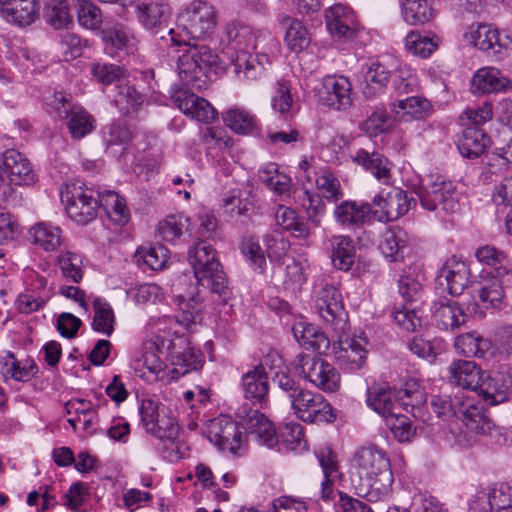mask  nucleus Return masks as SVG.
I'll return each mask as SVG.
<instances>
[{
    "label": "nucleus",
    "mask_w": 512,
    "mask_h": 512,
    "mask_svg": "<svg viewBox=\"0 0 512 512\" xmlns=\"http://www.w3.org/2000/svg\"><path fill=\"white\" fill-rule=\"evenodd\" d=\"M217 25L215 8L207 2L197 1L187 6L177 18L176 29L169 35L175 46H180L176 61V72L182 83L196 90L205 89L209 82L208 73L219 63L218 55L207 45L190 43L210 35Z\"/></svg>",
    "instance_id": "1"
},
{
    "label": "nucleus",
    "mask_w": 512,
    "mask_h": 512,
    "mask_svg": "<svg viewBox=\"0 0 512 512\" xmlns=\"http://www.w3.org/2000/svg\"><path fill=\"white\" fill-rule=\"evenodd\" d=\"M350 478L359 497L369 502L387 498L392 491L393 474L386 451L374 444L359 447L351 460Z\"/></svg>",
    "instance_id": "2"
},
{
    "label": "nucleus",
    "mask_w": 512,
    "mask_h": 512,
    "mask_svg": "<svg viewBox=\"0 0 512 512\" xmlns=\"http://www.w3.org/2000/svg\"><path fill=\"white\" fill-rule=\"evenodd\" d=\"M226 38L223 54L230 61L235 78L246 84L262 79L271 64V57L266 52L249 53V49H257L261 42L253 30L243 24L231 23L226 27Z\"/></svg>",
    "instance_id": "3"
},
{
    "label": "nucleus",
    "mask_w": 512,
    "mask_h": 512,
    "mask_svg": "<svg viewBox=\"0 0 512 512\" xmlns=\"http://www.w3.org/2000/svg\"><path fill=\"white\" fill-rule=\"evenodd\" d=\"M430 405L438 418L443 421L459 420L467 433L487 435L494 428L481 401L466 392H457L453 396H433Z\"/></svg>",
    "instance_id": "4"
},
{
    "label": "nucleus",
    "mask_w": 512,
    "mask_h": 512,
    "mask_svg": "<svg viewBox=\"0 0 512 512\" xmlns=\"http://www.w3.org/2000/svg\"><path fill=\"white\" fill-rule=\"evenodd\" d=\"M273 382L283 392L290 403L293 413L307 423L332 422L335 419L333 409L319 393L309 391L300 386L299 382L287 371H278Z\"/></svg>",
    "instance_id": "5"
},
{
    "label": "nucleus",
    "mask_w": 512,
    "mask_h": 512,
    "mask_svg": "<svg viewBox=\"0 0 512 512\" xmlns=\"http://www.w3.org/2000/svg\"><path fill=\"white\" fill-rule=\"evenodd\" d=\"M188 260L193 268L197 284L212 293L226 296L227 279L218 260L217 252L205 241L196 242L188 251Z\"/></svg>",
    "instance_id": "6"
},
{
    "label": "nucleus",
    "mask_w": 512,
    "mask_h": 512,
    "mask_svg": "<svg viewBox=\"0 0 512 512\" xmlns=\"http://www.w3.org/2000/svg\"><path fill=\"white\" fill-rule=\"evenodd\" d=\"M464 40L495 60H502L512 49V32L499 30L487 23H472L465 31Z\"/></svg>",
    "instance_id": "7"
},
{
    "label": "nucleus",
    "mask_w": 512,
    "mask_h": 512,
    "mask_svg": "<svg viewBox=\"0 0 512 512\" xmlns=\"http://www.w3.org/2000/svg\"><path fill=\"white\" fill-rule=\"evenodd\" d=\"M61 201L69 218L78 224H88L98 215L96 192L82 182L66 184L61 190Z\"/></svg>",
    "instance_id": "8"
},
{
    "label": "nucleus",
    "mask_w": 512,
    "mask_h": 512,
    "mask_svg": "<svg viewBox=\"0 0 512 512\" xmlns=\"http://www.w3.org/2000/svg\"><path fill=\"white\" fill-rule=\"evenodd\" d=\"M295 371L305 380L324 392L340 388V373L330 363L311 354H299L293 361Z\"/></svg>",
    "instance_id": "9"
},
{
    "label": "nucleus",
    "mask_w": 512,
    "mask_h": 512,
    "mask_svg": "<svg viewBox=\"0 0 512 512\" xmlns=\"http://www.w3.org/2000/svg\"><path fill=\"white\" fill-rule=\"evenodd\" d=\"M141 424L147 433L163 441L174 442L179 434V425L170 410L159 401L146 398L139 405Z\"/></svg>",
    "instance_id": "10"
},
{
    "label": "nucleus",
    "mask_w": 512,
    "mask_h": 512,
    "mask_svg": "<svg viewBox=\"0 0 512 512\" xmlns=\"http://www.w3.org/2000/svg\"><path fill=\"white\" fill-rule=\"evenodd\" d=\"M315 309L333 331L347 328L348 314L344 309L342 294L332 283L324 282L315 290Z\"/></svg>",
    "instance_id": "11"
},
{
    "label": "nucleus",
    "mask_w": 512,
    "mask_h": 512,
    "mask_svg": "<svg viewBox=\"0 0 512 512\" xmlns=\"http://www.w3.org/2000/svg\"><path fill=\"white\" fill-rule=\"evenodd\" d=\"M174 301L178 309L174 317H152L148 325L158 332H164V328L161 326L170 325L172 322L180 324L187 330H190L193 326L200 323L203 310V297L200 295L199 290L195 294L190 292L187 295H176Z\"/></svg>",
    "instance_id": "12"
},
{
    "label": "nucleus",
    "mask_w": 512,
    "mask_h": 512,
    "mask_svg": "<svg viewBox=\"0 0 512 512\" xmlns=\"http://www.w3.org/2000/svg\"><path fill=\"white\" fill-rule=\"evenodd\" d=\"M349 326L343 331H334L337 336V349L335 357L340 367L347 372H357L361 370L367 359L368 350L367 339L363 333L351 336L348 333Z\"/></svg>",
    "instance_id": "13"
},
{
    "label": "nucleus",
    "mask_w": 512,
    "mask_h": 512,
    "mask_svg": "<svg viewBox=\"0 0 512 512\" xmlns=\"http://www.w3.org/2000/svg\"><path fill=\"white\" fill-rule=\"evenodd\" d=\"M206 433L208 440L219 450L233 455L239 454L246 444V437L238 424L228 416L221 415L209 420Z\"/></svg>",
    "instance_id": "14"
},
{
    "label": "nucleus",
    "mask_w": 512,
    "mask_h": 512,
    "mask_svg": "<svg viewBox=\"0 0 512 512\" xmlns=\"http://www.w3.org/2000/svg\"><path fill=\"white\" fill-rule=\"evenodd\" d=\"M316 95L321 104L334 110H347L352 106V84L347 77L328 75L325 76Z\"/></svg>",
    "instance_id": "15"
},
{
    "label": "nucleus",
    "mask_w": 512,
    "mask_h": 512,
    "mask_svg": "<svg viewBox=\"0 0 512 512\" xmlns=\"http://www.w3.org/2000/svg\"><path fill=\"white\" fill-rule=\"evenodd\" d=\"M160 345L169 351L171 364L174 367L173 373L177 376L198 370L204 363L202 352L191 347L185 337L177 336L175 339L162 340Z\"/></svg>",
    "instance_id": "16"
},
{
    "label": "nucleus",
    "mask_w": 512,
    "mask_h": 512,
    "mask_svg": "<svg viewBox=\"0 0 512 512\" xmlns=\"http://www.w3.org/2000/svg\"><path fill=\"white\" fill-rule=\"evenodd\" d=\"M409 203L406 191L393 187L389 191H380L370 205L373 217L379 222L386 223L403 216L409 210Z\"/></svg>",
    "instance_id": "17"
},
{
    "label": "nucleus",
    "mask_w": 512,
    "mask_h": 512,
    "mask_svg": "<svg viewBox=\"0 0 512 512\" xmlns=\"http://www.w3.org/2000/svg\"><path fill=\"white\" fill-rule=\"evenodd\" d=\"M460 193L451 181L434 182L429 189L418 191L421 205L428 211H434L439 206L447 214H454L460 208Z\"/></svg>",
    "instance_id": "18"
},
{
    "label": "nucleus",
    "mask_w": 512,
    "mask_h": 512,
    "mask_svg": "<svg viewBox=\"0 0 512 512\" xmlns=\"http://www.w3.org/2000/svg\"><path fill=\"white\" fill-rule=\"evenodd\" d=\"M325 23L331 37L340 42L353 39L357 31L355 13L343 3L334 4L325 11Z\"/></svg>",
    "instance_id": "19"
},
{
    "label": "nucleus",
    "mask_w": 512,
    "mask_h": 512,
    "mask_svg": "<svg viewBox=\"0 0 512 512\" xmlns=\"http://www.w3.org/2000/svg\"><path fill=\"white\" fill-rule=\"evenodd\" d=\"M415 291V279L410 275H402L399 279L402 303L395 306L392 317L399 329L408 333L415 331L416 306L413 300Z\"/></svg>",
    "instance_id": "20"
},
{
    "label": "nucleus",
    "mask_w": 512,
    "mask_h": 512,
    "mask_svg": "<svg viewBox=\"0 0 512 512\" xmlns=\"http://www.w3.org/2000/svg\"><path fill=\"white\" fill-rule=\"evenodd\" d=\"M239 425L246 434L253 437L260 445L274 448L278 444V435L273 423L258 410H248L240 416Z\"/></svg>",
    "instance_id": "21"
},
{
    "label": "nucleus",
    "mask_w": 512,
    "mask_h": 512,
    "mask_svg": "<svg viewBox=\"0 0 512 512\" xmlns=\"http://www.w3.org/2000/svg\"><path fill=\"white\" fill-rule=\"evenodd\" d=\"M372 206L368 202L343 200L333 210L335 222L344 229H356L370 221Z\"/></svg>",
    "instance_id": "22"
},
{
    "label": "nucleus",
    "mask_w": 512,
    "mask_h": 512,
    "mask_svg": "<svg viewBox=\"0 0 512 512\" xmlns=\"http://www.w3.org/2000/svg\"><path fill=\"white\" fill-rule=\"evenodd\" d=\"M172 99L179 110L198 122L210 123L217 117L216 109L206 99L190 91L178 90Z\"/></svg>",
    "instance_id": "23"
},
{
    "label": "nucleus",
    "mask_w": 512,
    "mask_h": 512,
    "mask_svg": "<svg viewBox=\"0 0 512 512\" xmlns=\"http://www.w3.org/2000/svg\"><path fill=\"white\" fill-rule=\"evenodd\" d=\"M104 50L111 57L123 58L134 54L137 49V39L131 29L116 24L103 31Z\"/></svg>",
    "instance_id": "24"
},
{
    "label": "nucleus",
    "mask_w": 512,
    "mask_h": 512,
    "mask_svg": "<svg viewBox=\"0 0 512 512\" xmlns=\"http://www.w3.org/2000/svg\"><path fill=\"white\" fill-rule=\"evenodd\" d=\"M3 166L10 185H31L36 181V174L30 161L17 150L10 149L4 152Z\"/></svg>",
    "instance_id": "25"
},
{
    "label": "nucleus",
    "mask_w": 512,
    "mask_h": 512,
    "mask_svg": "<svg viewBox=\"0 0 512 512\" xmlns=\"http://www.w3.org/2000/svg\"><path fill=\"white\" fill-rule=\"evenodd\" d=\"M352 161L369 171L380 183L393 185V164L382 154L365 149H358L351 155Z\"/></svg>",
    "instance_id": "26"
},
{
    "label": "nucleus",
    "mask_w": 512,
    "mask_h": 512,
    "mask_svg": "<svg viewBox=\"0 0 512 512\" xmlns=\"http://www.w3.org/2000/svg\"><path fill=\"white\" fill-rule=\"evenodd\" d=\"M511 87L510 79L494 67L479 68L471 79V91L475 95L505 92Z\"/></svg>",
    "instance_id": "27"
},
{
    "label": "nucleus",
    "mask_w": 512,
    "mask_h": 512,
    "mask_svg": "<svg viewBox=\"0 0 512 512\" xmlns=\"http://www.w3.org/2000/svg\"><path fill=\"white\" fill-rule=\"evenodd\" d=\"M38 0H4L1 13L4 19L19 27H26L35 22L39 15Z\"/></svg>",
    "instance_id": "28"
},
{
    "label": "nucleus",
    "mask_w": 512,
    "mask_h": 512,
    "mask_svg": "<svg viewBox=\"0 0 512 512\" xmlns=\"http://www.w3.org/2000/svg\"><path fill=\"white\" fill-rule=\"evenodd\" d=\"M470 277V269L465 261L452 256L444 263L439 280L444 279L446 282V288L450 295L458 296L462 294L466 288ZM443 285V282L440 281Z\"/></svg>",
    "instance_id": "29"
},
{
    "label": "nucleus",
    "mask_w": 512,
    "mask_h": 512,
    "mask_svg": "<svg viewBox=\"0 0 512 512\" xmlns=\"http://www.w3.org/2000/svg\"><path fill=\"white\" fill-rule=\"evenodd\" d=\"M447 379L451 385L475 391L482 379L483 370L470 360H455L447 369Z\"/></svg>",
    "instance_id": "30"
},
{
    "label": "nucleus",
    "mask_w": 512,
    "mask_h": 512,
    "mask_svg": "<svg viewBox=\"0 0 512 512\" xmlns=\"http://www.w3.org/2000/svg\"><path fill=\"white\" fill-rule=\"evenodd\" d=\"M38 373V366L32 358L18 360L10 351L0 355V374L5 380L27 382Z\"/></svg>",
    "instance_id": "31"
},
{
    "label": "nucleus",
    "mask_w": 512,
    "mask_h": 512,
    "mask_svg": "<svg viewBox=\"0 0 512 512\" xmlns=\"http://www.w3.org/2000/svg\"><path fill=\"white\" fill-rule=\"evenodd\" d=\"M242 388L246 399L264 407L267 403L269 385L263 365H257L242 376Z\"/></svg>",
    "instance_id": "32"
},
{
    "label": "nucleus",
    "mask_w": 512,
    "mask_h": 512,
    "mask_svg": "<svg viewBox=\"0 0 512 512\" xmlns=\"http://www.w3.org/2000/svg\"><path fill=\"white\" fill-rule=\"evenodd\" d=\"M431 313L436 324L444 330L459 328L466 322V314L455 301L441 299L434 302Z\"/></svg>",
    "instance_id": "33"
},
{
    "label": "nucleus",
    "mask_w": 512,
    "mask_h": 512,
    "mask_svg": "<svg viewBox=\"0 0 512 512\" xmlns=\"http://www.w3.org/2000/svg\"><path fill=\"white\" fill-rule=\"evenodd\" d=\"M33 244L45 252L57 251L65 242L63 230L50 222L41 221L29 229Z\"/></svg>",
    "instance_id": "34"
},
{
    "label": "nucleus",
    "mask_w": 512,
    "mask_h": 512,
    "mask_svg": "<svg viewBox=\"0 0 512 512\" xmlns=\"http://www.w3.org/2000/svg\"><path fill=\"white\" fill-rule=\"evenodd\" d=\"M329 247L333 266L345 272L350 270L356 257L353 239L348 235H333L329 239Z\"/></svg>",
    "instance_id": "35"
},
{
    "label": "nucleus",
    "mask_w": 512,
    "mask_h": 512,
    "mask_svg": "<svg viewBox=\"0 0 512 512\" xmlns=\"http://www.w3.org/2000/svg\"><path fill=\"white\" fill-rule=\"evenodd\" d=\"M475 392L489 405L503 403L508 399L507 380L503 374L485 375L483 371L482 379Z\"/></svg>",
    "instance_id": "36"
},
{
    "label": "nucleus",
    "mask_w": 512,
    "mask_h": 512,
    "mask_svg": "<svg viewBox=\"0 0 512 512\" xmlns=\"http://www.w3.org/2000/svg\"><path fill=\"white\" fill-rule=\"evenodd\" d=\"M279 22L285 30L284 42L290 51L299 53L309 46L311 36L301 21L291 16L283 15Z\"/></svg>",
    "instance_id": "37"
},
{
    "label": "nucleus",
    "mask_w": 512,
    "mask_h": 512,
    "mask_svg": "<svg viewBox=\"0 0 512 512\" xmlns=\"http://www.w3.org/2000/svg\"><path fill=\"white\" fill-rule=\"evenodd\" d=\"M489 143V136L481 128L467 126L458 139L457 148L463 157L472 159L481 155Z\"/></svg>",
    "instance_id": "38"
},
{
    "label": "nucleus",
    "mask_w": 512,
    "mask_h": 512,
    "mask_svg": "<svg viewBox=\"0 0 512 512\" xmlns=\"http://www.w3.org/2000/svg\"><path fill=\"white\" fill-rule=\"evenodd\" d=\"M475 256L480 263L492 268L491 276L506 277L508 282L512 281L511 265L504 252L485 245L476 250Z\"/></svg>",
    "instance_id": "39"
},
{
    "label": "nucleus",
    "mask_w": 512,
    "mask_h": 512,
    "mask_svg": "<svg viewBox=\"0 0 512 512\" xmlns=\"http://www.w3.org/2000/svg\"><path fill=\"white\" fill-rule=\"evenodd\" d=\"M507 281L506 277L491 276L483 278L479 283L477 295L480 303L486 309H500L504 305L505 292L503 284Z\"/></svg>",
    "instance_id": "40"
},
{
    "label": "nucleus",
    "mask_w": 512,
    "mask_h": 512,
    "mask_svg": "<svg viewBox=\"0 0 512 512\" xmlns=\"http://www.w3.org/2000/svg\"><path fill=\"white\" fill-rule=\"evenodd\" d=\"M56 266L62 278L67 282L78 284L85 274L83 256L75 251L62 250L56 257Z\"/></svg>",
    "instance_id": "41"
},
{
    "label": "nucleus",
    "mask_w": 512,
    "mask_h": 512,
    "mask_svg": "<svg viewBox=\"0 0 512 512\" xmlns=\"http://www.w3.org/2000/svg\"><path fill=\"white\" fill-rule=\"evenodd\" d=\"M96 196L99 208L102 207L112 221L119 225L129 221L130 212L123 197L111 190L96 192Z\"/></svg>",
    "instance_id": "42"
},
{
    "label": "nucleus",
    "mask_w": 512,
    "mask_h": 512,
    "mask_svg": "<svg viewBox=\"0 0 512 512\" xmlns=\"http://www.w3.org/2000/svg\"><path fill=\"white\" fill-rule=\"evenodd\" d=\"M366 403L383 418L394 412L391 388L385 382L373 383L368 386Z\"/></svg>",
    "instance_id": "43"
},
{
    "label": "nucleus",
    "mask_w": 512,
    "mask_h": 512,
    "mask_svg": "<svg viewBox=\"0 0 512 512\" xmlns=\"http://www.w3.org/2000/svg\"><path fill=\"white\" fill-rule=\"evenodd\" d=\"M66 125L73 139H82L95 128L93 116L81 106L65 109Z\"/></svg>",
    "instance_id": "44"
},
{
    "label": "nucleus",
    "mask_w": 512,
    "mask_h": 512,
    "mask_svg": "<svg viewBox=\"0 0 512 512\" xmlns=\"http://www.w3.org/2000/svg\"><path fill=\"white\" fill-rule=\"evenodd\" d=\"M93 318L91 327L93 331L110 337L114 332L116 317L112 306L104 298L96 297L93 300Z\"/></svg>",
    "instance_id": "45"
},
{
    "label": "nucleus",
    "mask_w": 512,
    "mask_h": 512,
    "mask_svg": "<svg viewBox=\"0 0 512 512\" xmlns=\"http://www.w3.org/2000/svg\"><path fill=\"white\" fill-rule=\"evenodd\" d=\"M322 468L324 479L321 483V498L329 500L333 494V485L340 477L335 455L330 450H322L316 454Z\"/></svg>",
    "instance_id": "46"
},
{
    "label": "nucleus",
    "mask_w": 512,
    "mask_h": 512,
    "mask_svg": "<svg viewBox=\"0 0 512 512\" xmlns=\"http://www.w3.org/2000/svg\"><path fill=\"white\" fill-rule=\"evenodd\" d=\"M454 347L463 356L483 357L491 349L492 343L476 332H469L457 336Z\"/></svg>",
    "instance_id": "47"
},
{
    "label": "nucleus",
    "mask_w": 512,
    "mask_h": 512,
    "mask_svg": "<svg viewBox=\"0 0 512 512\" xmlns=\"http://www.w3.org/2000/svg\"><path fill=\"white\" fill-rule=\"evenodd\" d=\"M406 248V233L400 228L387 229L379 242V249L390 261L403 259Z\"/></svg>",
    "instance_id": "48"
},
{
    "label": "nucleus",
    "mask_w": 512,
    "mask_h": 512,
    "mask_svg": "<svg viewBox=\"0 0 512 512\" xmlns=\"http://www.w3.org/2000/svg\"><path fill=\"white\" fill-rule=\"evenodd\" d=\"M292 331L297 342L305 349L320 351L329 345L328 338L311 324L298 322L294 324Z\"/></svg>",
    "instance_id": "49"
},
{
    "label": "nucleus",
    "mask_w": 512,
    "mask_h": 512,
    "mask_svg": "<svg viewBox=\"0 0 512 512\" xmlns=\"http://www.w3.org/2000/svg\"><path fill=\"white\" fill-rule=\"evenodd\" d=\"M136 14L139 22L151 30L161 26L169 18L170 10L162 3H140L136 6Z\"/></svg>",
    "instance_id": "50"
},
{
    "label": "nucleus",
    "mask_w": 512,
    "mask_h": 512,
    "mask_svg": "<svg viewBox=\"0 0 512 512\" xmlns=\"http://www.w3.org/2000/svg\"><path fill=\"white\" fill-rule=\"evenodd\" d=\"M274 218L278 226L294 233L296 237L306 239L310 236L308 225L299 219L298 214L292 208L284 205L277 206Z\"/></svg>",
    "instance_id": "51"
},
{
    "label": "nucleus",
    "mask_w": 512,
    "mask_h": 512,
    "mask_svg": "<svg viewBox=\"0 0 512 512\" xmlns=\"http://www.w3.org/2000/svg\"><path fill=\"white\" fill-rule=\"evenodd\" d=\"M363 93L367 98L381 93L389 82L390 72L379 62H373L365 72Z\"/></svg>",
    "instance_id": "52"
},
{
    "label": "nucleus",
    "mask_w": 512,
    "mask_h": 512,
    "mask_svg": "<svg viewBox=\"0 0 512 512\" xmlns=\"http://www.w3.org/2000/svg\"><path fill=\"white\" fill-rule=\"evenodd\" d=\"M115 106L124 114L137 111L144 103V96L133 86L121 83L116 85Z\"/></svg>",
    "instance_id": "53"
},
{
    "label": "nucleus",
    "mask_w": 512,
    "mask_h": 512,
    "mask_svg": "<svg viewBox=\"0 0 512 512\" xmlns=\"http://www.w3.org/2000/svg\"><path fill=\"white\" fill-rule=\"evenodd\" d=\"M135 258L138 265H144L151 270L158 271L165 267L169 259V251L163 245L140 247L135 253Z\"/></svg>",
    "instance_id": "54"
},
{
    "label": "nucleus",
    "mask_w": 512,
    "mask_h": 512,
    "mask_svg": "<svg viewBox=\"0 0 512 512\" xmlns=\"http://www.w3.org/2000/svg\"><path fill=\"white\" fill-rule=\"evenodd\" d=\"M223 121L234 132L248 134L254 128L256 118L244 108L232 107L223 114Z\"/></svg>",
    "instance_id": "55"
},
{
    "label": "nucleus",
    "mask_w": 512,
    "mask_h": 512,
    "mask_svg": "<svg viewBox=\"0 0 512 512\" xmlns=\"http://www.w3.org/2000/svg\"><path fill=\"white\" fill-rule=\"evenodd\" d=\"M223 213L229 218H250L253 205L248 199H242L240 192L231 191L224 195L220 204Z\"/></svg>",
    "instance_id": "56"
},
{
    "label": "nucleus",
    "mask_w": 512,
    "mask_h": 512,
    "mask_svg": "<svg viewBox=\"0 0 512 512\" xmlns=\"http://www.w3.org/2000/svg\"><path fill=\"white\" fill-rule=\"evenodd\" d=\"M44 17L54 29L68 28L72 23L66 0H49L45 6Z\"/></svg>",
    "instance_id": "57"
},
{
    "label": "nucleus",
    "mask_w": 512,
    "mask_h": 512,
    "mask_svg": "<svg viewBox=\"0 0 512 512\" xmlns=\"http://www.w3.org/2000/svg\"><path fill=\"white\" fill-rule=\"evenodd\" d=\"M321 197L329 202H337L343 198V190L338 178L329 170H321L315 179Z\"/></svg>",
    "instance_id": "58"
},
{
    "label": "nucleus",
    "mask_w": 512,
    "mask_h": 512,
    "mask_svg": "<svg viewBox=\"0 0 512 512\" xmlns=\"http://www.w3.org/2000/svg\"><path fill=\"white\" fill-rule=\"evenodd\" d=\"M260 181L271 191L282 195L290 189V178L278 172L275 164H268L259 171Z\"/></svg>",
    "instance_id": "59"
},
{
    "label": "nucleus",
    "mask_w": 512,
    "mask_h": 512,
    "mask_svg": "<svg viewBox=\"0 0 512 512\" xmlns=\"http://www.w3.org/2000/svg\"><path fill=\"white\" fill-rule=\"evenodd\" d=\"M278 444H283L288 450H304L306 441L304 438L303 428L299 423L290 422L283 425L277 433Z\"/></svg>",
    "instance_id": "60"
},
{
    "label": "nucleus",
    "mask_w": 512,
    "mask_h": 512,
    "mask_svg": "<svg viewBox=\"0 0 512 512\" xmlns=\"http://www.w3.org/2000/svg\"><path fill=\"white\" fill-rule=\"evenodd\" d=\"M385 421L399 442L411 441L416 429L412 427V420L408 415L393 412Z\"/></svg>",
    "instance_id": "61"
},
{
    "label": "nucleus",
    "mask_w": 512,
    "mask_h": 512,
    "mask_svg": "<svg viewBox=\"0 0 512 512\" xmlns=\"http://www.w3.org/2000/svg\"><path fill=\"white\" fill-rule=\"evenodd\" d=\"M390 116L386 109L380 108L373 111L365 121L360 124V129L371 137L388 132L390 129Z\"/></svg>",
    "instance_id": "62"
},
{
    "label": "nucleus",
    "mask_w": 512,
    "mask_h": 512,
    "mask_svg": "<svg viewBox=\"0 0 512 512\" xmlns=\"http://www.w3.org/2000/svg\"><path fill=\"white\" fill-rule=\"evenodd\" d=\"M272 108L285 118L292 115L293 98L291 85L288 81L280 80L277 82L275 95L272 98Z\"/></svg>",
    "instance_id": "63"
},
{
    "label": "nucleus",
    "mask_w": 512,
    "mask_h": 512,
    "mask_svg": "<svg viewBox=\"0 0 512 512\" xmlns=\"http://www.w3.org/2000/svg\"><path fill=\"white\" fill-rule=\"evenodd\" d=\"M91 73L103 85H110L126 77V70L123 67L109 63L92 64Z\"/></svg>",
    "instance_id": "64"
}]
</instances>
